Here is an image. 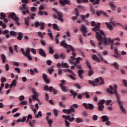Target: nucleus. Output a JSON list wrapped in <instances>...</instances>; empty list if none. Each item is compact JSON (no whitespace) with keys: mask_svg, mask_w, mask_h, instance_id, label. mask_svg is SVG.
Instances as JSON below:
<instances>
[{"mask_svg":"<svg viewBox=\"0 0 127 127\" xmlns=\"http://www.w3.org/2000/svg\"><path fill=\"white\" fill-rule=\"evenodd\" d=\"M109 88H110L106 89V91L109 94H111V95H114V94L115 95L117 100V103L118 105H119L121 111H122L124 114H126V109L124 108V106L123 105H124V103L121 102L120 98L121 96L118 94V86L115 84L113 87L112 85H110Z\"/></svg>","mask_w":127,"mask_h":127,"instance_id":"f257e3e1","label":"nucleus"},{"mask_svg":"<svg viewBox=\"0 0 127 127\" xmlns=\"http://www.w3.org/2000/svg\"><path fill=\"white\" fill-rule=\"evenodd\" d=\"M96 37L97 40L99 42L98 45L101 46L102 43H103V45H109V43L108 42V38L106 37L104 31L101 30L100 32H96Z\"/></svg>","mask_w":127,"mask_h":127,"instance_id":"f03ea898","label":"nucleus"},{"mask_svg":"<svg viewBox=\"0 0 127 127\" xmlns=\"http://www.w3.org/2000/svg\"><path fill=\"white\" fill-rule=\"evenodd\" d=\"M62 118L63 119H65L64 124H65V127H70V123L69 122H70V123H72V122H74V121H75V118L71 117V116L70 115H67V116L63 115Z\"/></svg>","mask_w":127,"mask_h":127,"instance_id":"7ed1b4c3","label":"nucleus"},{"mask_svg":"<svg viewBox=\"0 0 127 127\" xmlns=\"http://www.w3.org/2000/svg\"><path fill=\"white\" fill-rule=\"evenodd\" d=\"M56 14H53V17L54 18H58V20H60V21H61V22H64V19H63V14H62V12H59V11H56Z\"/></svg>","mask_w":127,"mask_h":127,"instance_id":"20e7f679","label":"nucleus"},{"mask_svg":"<svg viewBox=\"0 0 127 127\" xmlns=\"http://www.w3.org/2000/svg\"><path fill=\"white\" fill-rule=\"evenodd\" d=\"M91 26H95L93 28H92V31H101L100 30V28H101L100 23H97V24H96V22L94 21H93L91 23Z\"/></svg>","mask_w":127,"mask_h":127,"instance_id":"39448f33","label":"nucleus"},{"mask_svg":"<svg viewBox=\"0 0 127 127\" xmlns=\"http://www.w3.org/2000/svg\"><path fill=\"white\" fill-rule=\"evenodd\" d=\"M105 103H106V100L104 99H102L98 102L97 109L99 112H103V111H104V109H105L104 104H105Z\"/></svg>","mask_w":127,"mask_h":127,"instance_id":"423d86ee","label":"nucleus"},{"mask_svg":"<svg viewBox=\"0 0 127 127\" xmlns=\"http://www.w3.org/2000/svg\"><path fill=\"white\" fill-rule=\"evenodd\" d=\"M9 16L12 19V20H13L14 21H16V24H17V25H19L20 24L19 22H18L19 21V18L16 16V15L14 12H12L10 14Z\"/></svg>","mask_w":127,"mask_h":127,"instance_id":"0eeeda50","label":"nucleus"},{"mask_svg":"<svg viewBox=\"0 0 127 127\" xmlns=\"http://www.w3.org/2000/svg\"><path fill=\"white\" fill-rule=\"evenodd\" d=\"M82 105L85 108L86 110H90V111H93L95 109V106L94 105L91 103H83Z\"/></svg>","mask_w":127,"mask_h":127,"instance_id":"6e6552de","label":"nucleus"},{"mask_svg":"<svg viewBox=\"0 0 127 127\" xmlns=\"http://www.w3.org/2000/svg\"><path fill=\"white\" fill-rule=\"evenodd\" d=\"M63 113L64 114H67L68 115H70L72 114V113H75V109L73 106H70V109H63Z\"/></svg>","mask_w":127,"mask_h":127,"instance_id":"1a4fd4ad","label":"nucleus"},{"mask_svg":"<svg viewBox=\"0 0 127 127\" xmlns=\"http://www.w3.org/2000/svg\"><path fill=\"white\" fill-rule=\"evenodd\" d=\"M100 78H96L94 81L88 80V83L91 84L93 87H96V86H98V84L96 83H99V82H100Z\"/></svg>","mask_w":127,"mask_h":127,"instance_id":"9d476101","label":"nucleus"},{"mask_svg":"<svg viewBox=\"0 0 127 127\" xmlns=\"http://www.w3.org/2000/svg\"><path fill=\"white\" fill-rule=\"evenodd\" d=\"M60 3L63 6H65L66 4L70 5V4H71V1H70V0H60Z\"/></svg>","mask_w":127,"mask_h":127,"instance_id":"9b49d317","label":"nucleus"},{"mask_svg":"<svg viewBox=\"0 0 127 127\" xmlns=\"http://www.w3.org/2000/svg\"><path fill=\"white\" fill-rule=\"evenodd\" d=\"M32 111H33L34 113V115H35V118H36V119H39V118H41L42 117V113L41 112V111H39L37 114V111L36 110V109H35V108H34L32 109Z\"/></svg>","mask_w":127,"mask_h":127,"instance_id":"f8f14e48","label":"nucleus"},{"mask_svg":"<svg viewBox=\"0 0 127 127\" xmlns=\"http://www.w3.org/2000/svg\"><path fill=\"white\" fill-rule=\"evenodd\" d=\"M22 7L25 10L22 11V13L24 15H25L26 13H29V10H28V8L26 7V5L25 4H23L22 5Z\"/></svg>","mask_w":127,"mask_h":127,"instance_id":"ddd939ff","label":"nucleus"},{"mask_svg":"<svg viewBox=\"0 0 127 127\" xmlns=\"http://www.w3.org/2000/svg\"><path fill=\"white\" fill-rule=\"evenodd\" d=\"M60 44L61 46H62V47H64V48H65V49H68V47H69V45H70L66 44V41H65V40H63L61 42Z\"/></svg>","mask_w":127,"mask_h":127,"instance_id":"4468645a","label":"nucleus"},{"mask_svg":"<svg viewBox=\"0 0 127 127\" xmlns=\"http://www.w3.org/2000/svg\"><path fill=\"white\" fill-rule=\"evenodd\" d=\"M32 94H33L32 95V98L33 99H36V98H38V92L35 90L34 88L32 89Z\"/></svg>","mask_w":127,"mask_h":127,"instance_id":"2eb2a0df","label":"nucleus"},{"mask_svg":"<svg viewBox=\"0 0 127 127\" xmlns=\"http://www.w3.org/2000/svg\"><path fill=\"white\" fill-rule=\"evenodd\" d=\"M48 77V76H47V75L46 74H45V73L43 74V80L46 84H49L50 83V80H49V79H48V78H47Z\"/></svg>","mask_w":127,"mask_h":127,"instance_id":"dca6fc26","label":"nucleus"},{"mask_svg":"<svg viewBox=\"0 0 127 127\" xmlns=\"http://www.w3.org/2000/svg\"><path fill=\"white\" fill-rule=\"evenodd\" d=\"M39 54L41 55V56H42L43 57H46V53L45 52H44V50L43 49H39Z\"/></svg>","mask_w":127,"mask_h":127,"instance_id":"f3484780","label":"nucleus"},{"mask_svg":"<svg viewBox=\"0 0 127 127\" xmlns=\"http://www.w3.org/2000/svg\"><path fill=\"white\" fill-rule=\"evenodd\" d=\"M68 48H70L71 51H72V54L73 57H76L77 55L76 54V53H75V52H76V50H75V49H74V48H73L71 45H68Z\"/></svg>","mask_w":127,"mask_h":127,"instance_id":"a211bd4d","label":"nucleus"},{"mask_svg":"<svg viewBox=\"0 0 127 127\" xmlns=\"http://www.w3.org/2000/svg\"><path fill=\"white\" fill-rule=\"evenodd\" d=\"M29 22H30V17L28 16L24 19V23L27 26H29Z\"/></svg>","mask_w":127,"mask_h":127,"instance_id":"6ab92c4d","label":"nucleus"},{"mask_svg":"<svg viewBox=\"0 0 127 127\" xmlns=\"http://www.w3.org/2000/svg\"><path fill=\"white\" fill-rule=\"evenodd\" d=\"M49 91L50 93H51V92H53V95H56V94H57V90L53 88V86H50L49 87Z\"/></svg>","mask_w":127,"mask_h":127,"instance_id":"aec40b11","label":"nucleus"},{"mask_svg":"<svg viewBox=\"0 0 127 127\" xmlns=\"http://www.w3.org/2000/svg\"><path fill=\"white\" fill-rule=\"evenodd\" d=\"M105 24L107 26V27L110 30V31H113L114 30V27L111 24L108 23V22H105Z\"/></svg>","mask_w":127,"mask_h":127,"instance_id":"412c9836","label":"nucleus"},{"mask_svg":"<svg viewBox=\"0 0 127 127\" xmlns=\"http://www.w3.org/2000/svg\"><path fill=\"white\" fill-rule=\"evenodd\" d=\"M92 58L93 60H94V61H96V62H98V63H100L101 61H100V59H99V57L97 56V55H93L92 57Z\"/></svg>","mask_w":127,"mask_h":127,"instance_id":"4be33fe9","label":"nucleus"},{"mask_svg":"<svg viewBox=\"0 0 127 127\" xmlns=\"http://www.w3.org/2000/svg\"><path fill=\"white\" fill-rule=\"evenodd\" d=\"M107 39L108 40L109 43H111L110 49L111 50H113V49H114V40H111V38H107Z\"/></svg>","mask_w":127,"mask_h":127,"instance_id":"5701e85b","label":"nucleus"},{"mask_svg":"<svg viewBox=\"0 0 127 127\" xmlns=\"http://www.w3.org/2000/svg\"><path fill=\"white\" fill-rule=\"evenodd\" d=\"M78 77L80 78L81 79H84L83 77V73H84V70H79L77 71Z\"/></svg>","mask_w":127,"mask_h":127,"instance_id":"b1692460","label":"nucleus"},{"mask_svg":"<svg viewBox=\"0 0 127 127\" xmlns=\"http://www.w3.org/2000/svg\"><path fill=\"white\" fill-rule=\"evenodd\" d=\"M80 30L82 33H87L88 31L87 30V27L84 25H81V28H80Z\"/></svg>","mask_w":127,"mask_h":127,"instance_id":"393cba45","label":"nucleus"},{"mask_svg":"<svg viewBox=\"0 0 127 127\" xmlns=\"http://www.w3.org/2000/svg\"><path fill=\"white\" fill-rule=\"evenodd\" d=\"M97 56L99 57L101 61H103V62H104L105 64H108L109 63L108 62V61H107L106 60H104V58H103L102 55L100 54H97Z\"/></svg>","mask_w":127,"mask_h":127,"instance_id":"a878e982","label":"nucleus"},{"mask_svg":"<svg viewBox=\"0 0 127 127\" xmlns=\"http://www.w3.org/2000/svg\"><path fill=\"white\" fill-rule=\"evenodd\" d=\"M70 93L72 95L73 99H75V98H76V96H77L78 95L77 92H75V91L72 89L70 90Z\"/></svg>","mask_w":127,"mask_h":127,"instance_id":"bb28decb","label":"nucleus"},{"mask_svg":"<svg viewBox=\"0 0 127 127\" xmlns=\"http://www.w3.org/2000/svg\"><path fill=\"white\" fill-rule=\"evenodd\" d=\"M101 119H102V122H103V123H105L109 121V118L107 116H102Z\"/></svg>","mask_w":127,"mask_h":127,"instance_id":"cd10ccee","label":"nucleus"},{"mask_svg":"<svg viewBox=\"0 0 127 127\" xmlns=\"http://www.w3.org/2000/svg\"><path fill=\"white\" fill-rule=\"evenodd\" d=\"M23 38V34L21 32H19L18 33V36L17 37V40H21Z\"/></svg>","mask_w":127,"mask_h":127,"instance_id":"c85d7f7f","label":"nucleus"},{"mask_svg":"<svg viewBox=\"0 0 127 127\" xmlns=\"http://www.w3.org/2000/svg\"><path fill=\"white\" fill-rule=\"evenodd\" d=\"M60 87H61L63 92H68V90L67 89V88L65 87V86H63L62 84H60Z\"/></svg>","mask_w":127,"mask_h":127,"instance_id":"c756f323","label":"nucleus"},{"mask_svg":"<svg viewBox=\"0 0 127 127\" xmlns=\"http://www.w3.org/2000/svg\"><path fill=\"white\" fill-rule=\"evenodd\" d=\"M40 25L41 30H44L45 29V23L44 22H41Z\"/></svg>","mask_w":127,"mask_h":127,"instance_id":"7c9ffc66","label":"nucleus"},{"mask_svg":"<svg viewBox=\"0 0 127 127\" xmlns=\"http://www.w3.org/2000/svg\"><path fill=\"white\" fill-rule=\"evenodd\" d=\"M49 53L52 55L54 53V50H53V47H49Z\"/></svg>","mask_w":127,"mask_h":127,"instance_id":"2f4dec72","label":"nucleus"},{"mask_svg":"<svg viewBox=\"0 0 127 127\" xmlns=\"http://www.w3.org/2000/svg\"><path fill=\"white\" fill-rule=\"evenodd\" d=\"M111 66H113L116 70H119V64H118V63L114 62L112 64H111Z\"/></svg>","mask_w":127,"mask_h":127,"instance_id":"473e14b6","label":"nucleus"},{"mask_svg":"<svg viewBox=\"0 0 127 127\" xmlns=\"http://www.w3.org/2000/svg\"><path fill=\"white\" fill-rule=\"evenodd\" d=\"M82 94L83 96H85L86 99H89V98H90V94H89V92H88L87 91L82 92Z\"/></svg>","mask_w":127,"mask_h":127,"instance_id":"72a5a7b5","label":"nucleus"},{"mask_svg":"<svg viewBox=\"0 0 127 127\" xmlns=\"http://www.w3.org/2000/svg\"><path fill=\"white\" fill-rule=\"evenodd\" d=\"M53 28L55 30H57V31H60V28L58 27V25L57 24H53Z\"/></svg>","mask_w":127,"mask_h":127,"instance_id":"f704fd0d","label":"nucleus"},{"mask_svg":"<svg viewBox=\"0 0 127 127\" xmlns=\"http://www.w3.org/2000/svg\"><path fill=\"white\" fill-rule=\"evenodd\" d=\"M9 33L11 36H14V37H15V36L17 35V33L15 31H10Z\"/></svg>","mask_w":127,"mask_h":127,"instance_id":"c9c22d12","label":"nucleus"},{"mask_svg":"<svg viewBox=\"0 0 127 127\" xmlns=\"http://www.w3.org/2000/svg\"><path fill=\"white\" fill-rule=\"evenodd\" d=\"M109 5H110L111 8L112 9V10H115V8L117 7V6L115 5V4L113 3V2H110L109 3Z\"/></svg>","mask_w":127,"mask_h":127,"instance_id":"e433bc0d","label":"nucleus"},{"mask_svg":"<svg viewBox=\"0 0 127 127\" xmlns=\"http://www.w3.org/2000/svg\"><path fill=\"white\" fill-rule=\"evenodd\" d=\"M86 64L88 68H89V69H90V70H92V66H91V64H90V63H89V60H86Z\"/></svg>","mask_w":127,"mask_h":127,"instance_id":"4c0bfd02","label":"nucleus"},{"mask_svg":"<svg viewBox=\"0 0 127 127\" xmlns=\"http://www.w3.org/2000/svg\"><path fill=\"white\" fill-rule=\"evenodd\" d=\"M77 3H80V2H82L83 3H85L86 2H89L88 0H77Z\"/></svg>","mask_w":127,"mask_h":127,"instance_id":"58836bf2","label":"nucleus"},{"mask_svg":"<svg viewBox=\"0 0 127 127\" xmlns=\"http://www.w3.org/2000/svg\"><path fill=\"white\" fill-rule=\"evenodd\" d=\"M1 58L2 59V61L3 63H5V60H6V58L4 54L1 55Z\"/></svg>","mask_w":127,"mask_h":127,"instance_id":"ea45409f","label":"nucleus"},{"mask_svg":"<svg viewBox=\"0 0 127 127\" xmlns=\"http://www.w3.org/2000/svg\"><path fill=\"white\" fill-rule=\"evenodd\" d=\"M75 121L77 124H80V123H83V119L81 118H77L75 119Z\"/></svg>","mask_w":127,"mask_h":127,"instance_id":"a19ab883","label":"nucleus"},{"mask_svg":"<svg viewBox=\"0 0 127 127\" xmlns=\"http://www.w3.org/2000/svg\"><path fill=\"white\" fill-rule=\"evenodd\" d=\"M40 26V22H39L38 21H36L34 23V27L36 28H37Z\"/></svg>","mask_w":127,"mask_h":127,"instance_id":"79ce46f5","label":"nucleus"},{"mask_svg":"<svg viewBox=\"0 0 127 127\" xmlns=\"http://www.w3.org/2000/svg\"><path fill=\"white\" fill-rule=\"evenodd\" d=\"M74 11L75 12L76 16H79L80 15V13L79 12V9H78V8H75L74 9Z\"/></svg>","mask_w":127,"mask_h":127,"instance_id":"37998d69","label":"nucleus"},{"mask_svg":"<svg viewBox=\"0 0 127 127\" xmlns=\"http://www.w3.org/2000/svg\"><path fill=\"white\" fill-rule=\"evenodd\" d=\"M47 123L49 126L50 127H52V126H51V125H52L53 124V120H49L48 121H47Z\"/></svg>","mask_w":127,"mask_h":127,"instance_id":"c03bdc74","label":"nucleus"},{"mask_svg":"<svg viewBox=\"0 0 127 127\" xmlns=\"http://www.w3.org/2000/svg\"><path fill=\"white\" fill-rule=\"evenodd\" d=\"M61 65L62 67H64V68H69V65H68V64L66 63H65L64 64L62 63Z\"/></svg>","mask_w":127,"mask_h":127,"instance_id":"a18cd8bd","label":"nucleus"},{"mask_svg":"<svg viewBox=\"0 0 127 127\" xmlns=\"http://www.w3.org/2000/svg\"><path fill=\"white\" fill-rule=\"evenodd\" d=\"M0 15L1 17H0V19H3V18H5L6 15L3 12H1L0 13Z\"/></svg>","mask_w":127,"mask_h":127,"instance_id":"49530a36","label":"nucleus"},{"mask_svg":"<svg viewBox=\"0 0 127 127\" xmlns=\"http://www.w3.org/2000/svg\"><path fill=\"white\" fill-rule=\"evenodd\" d=\"M100 13H101V14H103L106 17H109V15H108V14H107V13H106V12H104V11H103V10H100Z\"/></svg>","mask_w":127,"mask_h":127,"instance_id":"de8ad7c7","label":"nucleus"},{"mask_svg":"<svg viewBox=\"0 0 127 127\" xmlns=\"http://www.w3.org/2000/svg\"><path fill=\"white\" fill-rule=\"evenodd\" d=\"M99 79L101 81L99 83V85H104V84H105V80H104V78H103L102 77H100Z\"/></svg>","mask_w":127,"mask_h":127,"instance_id":"09e8293b","label":"nucleus"},{"mask_svg":"<svg viewBox=\"0 0 127 127\" xmlns=\"http://www.w3.org/2000/svg\"><path fill=\"white\" fill-rule=\"evenodd\" d=\"M28 55H30V49L29 48L27 49L25 56H27Z\"/></svg>","mask_w":127,"mask_h":127,"instance_id":"8fccbe9b","label":"nucleus"},{"mask_svg":"<svg viewBox=\"0 0 127 127\" xmlns=\"http://www.w3.org/2000/svg\"><path fill=\"white\" fill-rule=\"evenodd\" d=\"M82 61V58H81L80 57H78L76 59V60H75L76 63H76V64H80V61Z\"/></svg>","mask_w":127,"mask_h":127,"instance_id":"3c124183","label":"nucleus"},{"mask_svg":"<svg viewBox=\"0 0 127 127\" xmlns=\"http://www.w3.org/2000/svg\"><path fill=\"white\" fill-rule=\"evenodd\" d=\"M68 63H70V64H71V65H75V64H77L75 62L72 61V60H69Z\"/></svg>","mask_w":127,"mask_h":127,"instance_id":"603ef678","label":"nucleus"},{"mask_svg":"<svg viewBox=\"0 0 127 127\" xmlns=\"http://www.w3.org/2000/svg\"><path fill=\"white\" fill-rule=\"evenodd\" d=\"M38 35L42 39L44 38V36H43V35L42 34V33L41 32H38Z\"/></svg>","mask_w":127,"mask_h":127,"instance_id":"864d4df0","label":"nucleus"},{"mask_svg":"<svg viewBox=\"0 0 127 127\" xmlns=\"http://www.w3.org/2000/svg\"><path fill=\"white\" fill-rule=\"evenodd\" d=\"M93 74H94V71H93V70H88V75L89 77H91V76H92V75H93Z\"/></svg>","mask_w":127,"mask_h":127,"instance_id":"5fc2aeb1","label":"nucleus"},{"mask_svg":"<svg viewBox=\"0 0 127 127\" xmlns=\"http://www.w3.org/2000/svg\"><path fill=\"white\" fill-rule=\"evenodd\" d=\"M74 87H75V88H77V89H81L80 85L78 83H74Z\"/></svg>","mask_w":127,"mask_h":127,"instance_id":"6e6d98bb","label":"nucleus"},{"mask_svg":"<svg viewBox=\"0 0 127 127\" xmlns=\"http://www.w3.org/2000/svg\"><path fill=\"white\" fill-rule=\"evenodd\" d=\"M60 57H61V58H62V59L63 60H64V59H65V58H66V55H65V54H61Z\"/></svg>","mask_w":127,"mask_h":127,"instance_id":"4d7b16f0","label":"nucleus"},{"mask_svg":"<svg viewBox=\"0 0 127 127\" xmlns=\"http://www.w3.org/2000/svg\"><path fill=\"white\" fill-rule=\"evenodd\" d=\"M53 112L55 117H58V112H57V110L56 109H54Z\"/></svg>","mask_w":127,"mask_h":127,"instance_id":"13d9d810","label":"nucleus"},{"mask_svg":"<svg viewBox=\"0 0 127 127\" xmlns=\"http://www.w3.org/2000/svg\"><path fill=\"white\" fill-rule=\"evenodd\" d=\"M100 0H96L93 3V5H97V4H99L100 3Z\"/></svg>","mask_w":127,"mask_h":127,"instance_id":"bf43d9fd","label":"nucleus"},{"mask_svg":"<svg viewBox=\"0 0 127 127\" xmlns=\"http://www.w3.org/2000/svg\"><path fill=\"white\" fill-rule=\"evenodd\" d=\"M90 44H91V46H93V47H94V48H96V44H95V43L93 41V40H90Z\"/></svg>","mask_w":127,"mask_h":127,"instance_id":"052dcab7","label":"nucleus"},{"mask_svg":"<svg viewBox=\"0 0 127 127\" xmlns=\"http://www.w3.org/2000/svg\"><path fill=\"white\" fill-rule=\"evenodd\" d=\"M9 51L11 54H13V49H12V47H9Z\"/></svg>","mask_w":127,"mask_h":127,"instance_id":"680f3d73","label":"nucleus"},{"mask_svg":"<svg viewBox=\"0 0 127 127\" xmlns=\"http://www.w3.org/2000/svg\"><path fill=\"white\" fill-rule=\"evenodd\" d=\"M29 126L30 127H35V125L32 123V122H31V121H30L29 122Z\"/></svg>","mask_w":127,"mask_h":127,"instance_id":"e2e57ef3","label":"nucleus"},{"mask_svg":"<svg viewBox=\"0 0 127 127\" xmlns=\"http://www.w3.org/2000/svg\"><path fill=\"white\" fill-rule=\"evenodd\" d=\"M48 71L50 74V75H51L53 72H54V69L53 68H49Z\"/></svg>","mask_w":127,"mask_h":127,"instance_id":"0e129e2a","label":"nucleus"},{"mask_svg":"<svg viewBox=\"0 0 127 127\" xmlns=\"http://www.w3.org/2000/svg\"><path fill=\"white\" fill-rule=\"evenodd\" d=\"M24 100V96L23 95H21L19 96V100L20 101V102H22Z\"/></svg>","mask_w":127,"mask_h":127,"instance_id":"69168bd1","label":"nucleus"},{"mask_svg":"<svg viewBox=\"0 0 127 127\" xmlns=\"http://www.w3.org/2000/svg\"><path fill=\"white\" fill-rule=\"evenodd\" d=\"M36 15V14L35 13H33L31 15H30L31 17V19H34V16Z\"/></svg>","mask_w":127,"mask_h":127,"instance_id":"338daca9","label":"nucleus"},{"mask_svg":"<svg viewBox=\"0 0 127 127\" xmlns=\"http://www.w3.org/2000/svg\"><path fill=\"white\" fill-rule=\"evenodd\" d=\"M92 119L94 121H97L98 120V116L94 115L92 116Z\"/></svg>","mask_w":127,"mask_h":127,"instance_id":"774afa93","label":"nucleus"}]
</instances>
